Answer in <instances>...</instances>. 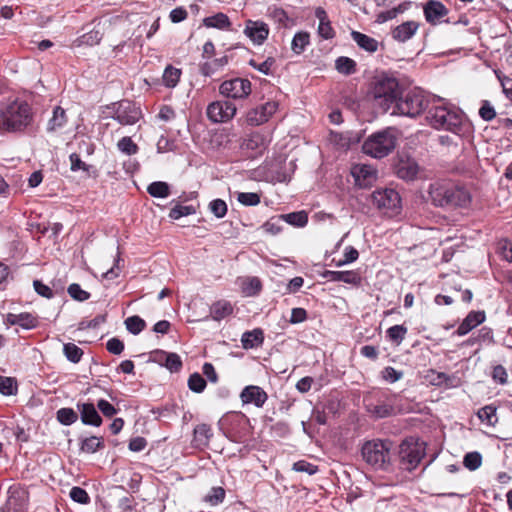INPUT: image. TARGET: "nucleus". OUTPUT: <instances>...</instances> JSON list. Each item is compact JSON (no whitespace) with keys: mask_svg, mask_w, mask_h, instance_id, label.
<instances>
[{"mask_svg":"<svg viewBox=\"0 0 512 512\" xmlns=\"http://www.w3.org/2000/svg\"><path fill=\"white\" fill-rule=\"evenodd\" d=\"M34 112L29 103L15 99L0 108V131L21 132L32 125Z\"/></svg>","mask_w":512,"mask_h":512,"instance_id":"obj_1","label":"nucleus"},{"mask_svg":"<svg viewBox=\"0 0 512 512\" xmlns=\"http://www.w3.org/2000/svg\"><path fill=\"white\" fill-rule=\"evenodd\" d=\"M426 119L431 127L460 135L463 131L464 115L454 106L444 103L429 108Z\"/></svg>","mask_w":512,"mask_h":512,"instance_id":"obj_2","label":"nucleus"},{"mask_svg":"<svg viewBox=\"0 0 512 512\" xmlns=\"http://www.w3.org/2000/svg\"><path fill=\"white\" fill-rule=\"evenodd\" d=\"M401 90L400 84L395 77L382 75L375 78L370 95L374 105L383 112H387L390 108H395Z\"/></svg>","mask_w":512,"mask_h":512,"instance_id":"obj_3","label":"nucleus"},{"mask_svg":"<svg viewBox=\"0 0 512 512\" xmlns=\"http://www.w3.org/2000/svg\"><path fill=\"white\" fill-rule=\"evenodd\" d=\"M428 105L429 98L425 95L423 90L419 88L406 91L401 90L392 114L415 118L422 114L428 108Z\"/></svg>","mask_w":512,"mask_h":512,"instance_id":"obj_4","label":"nucleus"},{"mask_svg":"<svg viewBox=\"0 0 512 512\" xmlns=\"http://www.w3.org/2000/svg\"><path fill=\"white\" fill-rule=\"evenodd\" d=\"M392 441H366L361 449L363 460L376 470H387L391 463Z\"/></svg>","mask_w":512,"mask_h":512,"instance_id":"obj_5","label":"nucleus"},{"mask_svg":"<svg viewBox=\"0 0 512 512\" xmlns=\"http://www.w3.org/2000/svg\"><path fill=\"white\" fill-rule=\"evenodd\" d=\"M397 136L394 128H386L370 135L363 143L362 150L373 158H383L396 147Z\"/></svg>","mask_w":512,"mask_h":512,"instance_id":"obj_6","label":"nucleus"},{"mask_svg":"<svg viewBox=\"0 0 512 512\" xmlns=\"http://www.w3.org/2000/svg\"><path fill=\"white\" fill-rule=\"evenodd\" d=\"M371 199L373 205L388 217H394L401 212V197L395 189H377L371 194Z\"/></svg>","mask_w":512,"mask_h":512,"instance_id":"obj_7","label":"nucleus"},{"mask_svg":"<svg viewBox=\"0 0 512 512\" xmlns=\"http://www.w3.org/2000/svg\"><path fill=\"white\" fill-rule=\"evenodd\" d=\"M424 455L425 447L423 443L413 439L404 440L399 446L400 463L408 471L415 469Z\"/></svg>","mask_w":512,"mask_h":512,"instance_id":"obj_8","label":"nucleus"},{"mask_svg":"<svg viewBox=\"0 0 512 512\" xmlns=\"http://www.w3.org/2000/svg\"><path fill=\"white\" fill-rule=\"evenodd\" d=\"M252 91L251 82L245 78L225 80L219 87V92L226 98L245 99Z\"/></svg>","mask_w":512,"mask_h":512,"instance_id":"obj_9","label":"nucleus"},{"mask_svg":"<svg viewBox=\"0 0 512 512\" xmlns=\"http://www.w3.org/2000/svg\"><path fill=\"white\" fill-rule=\"evenodd\" d=\"M236 106L225 100L211 102L206 109L207 118L213 123H227L236 114Z\"/></svg>","mask_w":512,"mask_h":512,"instance_id":"obj_10","label":"nucleus"},{"mask_svg":"<svg viewBox=\"0 0 512 512\" xmlns=\"http://www.w3.org/2000/svg\"><path fill=\"white\" fill-rule=\"evenodd\" d=\"M278 103L274 101L266 102L247 112L246 121L251 126H259L269 120V118L277 111Z\"/></svg>","mask_w":512,"mask_h":512,"instance_id":"obj_11","label":"nucleus"},{"mask_svg":"<svg viewBox=\"0 0 512 512\" xmlns=\"http://www.w3.org/2000/svg\"><path fill=\"white\" fill-rule=\"evenodd\" d=\"M243 33L254 45H262L269 36V27L263 21L249 19L245 22Z\"/></svg>","mask_w":512,"mask_h":512,"instance_id":"obj_12","label":"nucleus"},{"mask_svg":"<svg viewBox=\"0 0 512 512\" xmlns=\"http://www.w3.org/2000/svg\"><path fill=\"white\" fill-rule=\"evenodd\" d=\"M140 110L129 101L121 102L115 111L114 119L121 125H133L140 118Z\"/></svg>","mask_w":512,"mask_h":512,"instance_id":"obj_13","label":"nucleus"},{"mask_svg":"<svg viewBox=\"0 0 512 512\" xmlns=\"http://www.w3.org/2000/svg\"><path fill=\"white\" fill-rule=\"evenodd\" d=\"M351 174L355 179L356 185L360 188H367L377 178L376 170L368 164H357L352 167Z\"/></svg>","mask_w":512,"mask_h":512,"instance_id":"obj_14","label":"nucleus"},{"mask_svg":"<svg viewBox=\"0 0 512 512\" xmlns=\"http://www.w3.org/2000/svg\"><path fill=\"white\" fill-rule=\"evenodd\" d=\"M447 14L448 9L440 1L429 0L424 6L425 19L432 25H438L442 22H449V20H443Z\"/></svg>","mask_w":512,"mask_h":512,"instance_id":"obj_15","label":"nucleus"},{"mask_svg":"<svg viewBox=\"0 0 512 512\" xmlns=\"http://www.w3.org/2000/svg\"><path fill=\"white\" fill-rule=\"evenodd\" d=\"M240 399L243 404H254L261 408L267 401L268 395L261 387L248 385L241 391Z\"/></svg>","mask_w":512,"mask_h":512,"instance_id":"obj_16","label":"nucleus"},{"mask_svg":"<svg viewBox=\"0 0 512 512\" xmlns=\"http://www.w3.org/2000/svg\"><path fill=\"white\" fill-rule=\"evenodd\" d=\"M448 193V206L467 207L471 202V194L463 186L448 184Z\"/></svg>","mask_w":512,"mask_h":512,"instance_id":"obj_17","label":"nucleus"},{"mask_svg":"<svg viewBox=\"0 0 512 512\" xmlns=\"http://www.w3.org/2000/svg\"><path fill=\"white\" fill-rule=\"evenodd\" d=\"M367 411L375 418L381 419L395 414L394 403L391 399L379 400L376 404H367Z\"/></svg>","mask_w":512,"mask_h":512,"instance_id":"obj_18","label":"nucleus"},{"mask_svg":"<svg viewBox=\"0 0 512 512\" xmlns=\"http://www.w3.org/2000/svg\"><path fill=\"white\" fill-rule=\"evenodd\" d=\"M5 322L10 325H18L24 329H33L38 326V318L31 313H8Z\"/></svg>","mask_w":512,"mask_h":512,"instance_id":"obj_19","label":"nucleus"},{"mask_svg":"<svg viewBox=\"0 0 512 512\" xmlns=\"http://www.w3.org/2000/svg\"><path fill=\"white\" fill-rule=\"evenodd\" d=\"M429 197L435 206L444 207L448 206V184L446 183H432L429 186Z\"/></svg>","mask_w":512,"mask_h":512,"instance_id":"obj_20","label":"nucleus"},{"mask_svg":"<svg viewBox=\"0 0 512 512\" xmlns=\"http://www.w3.org/2000/svg\"><path fill=\"white\" fill-rule=\"evenodd\" d=\"M485 320V314L482 311H471L462 323L458 326L456 334L464 336L468 334L476 326L480 325Z\"/></svg>","mask_w":512,"mask_h":512,"instance_id":"obj_21","label":"nucleus"},{"mask_svg":"<svg viewBox=\"0 0 512 512\" xmlns=\"http://www.w3.org/2000/svg\"><path fill=\"white\" fill-rule=\"evenodd\" d=\"M78 409L83 424L95 427L102 424V418L92 403L78 404Z\"/></svg>","mask_w":512,"mask_h":512,"instance_id":"obj_22","label":"nucleus"},{"mask_svg":"<svg viewBox=\"0 0 512 512\" xmlns=\"http://www.w3.org/2000/svg\"><path fill=\"white\" fill-rule=\"evenodd\" d=\"M419 28L415 21H406L392 30V37L398 42H406L411 39Z\"/></svg>","mask_w":512,"mask_h":512,"instance_id":"obj_23","label":"nucleus"},{"mask_svg":"<svg viewBox=\"0 0 512 512\" xmlns=\"http://www.w3.org/2000/svg\"><path fill=\"white\" fill-rule=\"evenodd\" d=\"M315 16L319 20V36L323 39H332L335 36V31L331 26V22L327 16L326 11L322 7H318L315 10Z\"/></svg>","mask_w":512,"mask_h":512,"instance_id":"obj_24","label":"nucleus"},{"mask_svg":"<svg viewBox=\"0 0 512 512\" xmlns=\"http://www.w3.org/2000/svg\"><path fill=\"white\" fill-rule=\"evenodd\" d=\"M323 277L329 281L344 282L347 284H357L360 281V277L355 271L326 270L323 273Z\"/></svg>","mask_w":512,"mask_h":512,"instance_id":"obj_25","label":"nucleus"},{"mask_svg":"<svg viewBox=\"0 0 512 512\" xmlns=\"http://www.w3.org/2000/svg\"><path fill=\"white\" fill-rule=\"evenodd\" d=\"M158 361L163 364L170 372H179L182 368V360L176 353H168L165 351L156 352Z\"/></svg>","mask_w":512,"mask_h":512,"instance_id":"obj_26","label":"nucleus"},{"mask_svg":"<svg viewBox=\"0 0 512 512\" xmlns=\"http://www.w3.org/2000/svg\"><path fill=\"white\" fill-rule=\"evenodd\" d=\"M351 37L356 44L366 52L374 53L378 50L379 42L373 37L358 31H352Z\"/></svg>","mask_w":512,"mask_h":512,"instance_id":"obj_27","label":"nucleus"},{"mask_svg":"<svg viewBox=\"0 0 512 512\" xmlns=\"http://www.w3.org/2000/svg\"><path fill=\"white\" fill-rule=\"evenodd\" d=\"M193 445L197 448L208 446L213 433L209 425L200 424L194 428Z\"/></svg>","mask_w":512,"mask_h":512,"instance_id":"obj_28","label":"nucleus"},{"mask_svg":"<svg viewBox=\"0 0 512 512\" xmlns=\"http://www.w3.org/2000/svg\"><path fill=\"white\" fill-rule=\"evenodd\" d=\"M419 167L414 161H402L397 166V176L403 180H414L418 174Z\"/></svg>","mask_w":512,"mask_h":512,"instance_id":"obj_29","label":"nucleus"},{"mask_svg":"<svg viewBox=\"0 0 512 512\" xmlns=\"http://www.w3.org/2000/svg\"><path fill=\"white\" fill-rule=\"evenodd\" d=\"M264 341L263 331L259 328L243 333L241 343L244 349L260 346Z\"/></svg>","mask_w":512,"mask_h":512,"instance_id":"obj_30","label":"nucleus"},{"mask_svg":"<svg viewBox=\"0 0 512 512\" xmlns=\"http://www.w3.org/2000/svg\"><path fill=\"white\" fill-rule=\"evenodd\" d=\"M233 312V306L226 300H220L215 302L210 307V314L213 320L220 321L225 317L229 316Z\"/></svg>","mask_w":512,"mask_h":512,"instance_id":"obj_31","label":"nucleus"},{"mask_svg":"<svg viewBox=\"0 0 512 512\" xmlns=\"http://www.w3.org/2000/svg\"><path fill=\"white\" fill-rule=\"evenodd\" d=\"M66 123L67 116L65 110L60 106H56L53 110L52 117L48 121L47 131L55 132L56 130L63 128Z\"/></svg>","mask_w":512,"mask_h":512,"instance_id":"obj_32","label":"nucleus"},{"mask_svg":"<svg viewBox=\"0 0 512 512\" xmlns=\"http://www.w3.org/2000/svg\"><path fill=\"white\" fill-rule=\"evenodd\" d=\"M203 24L208 28H217L223 30L229 29L231 22L226 14L220 12L213 16L204 18Z\"/></svg>","mask_w":512,"mask_h":512,"instance_id":"obj_33","label":"nucleus"},{"mask_svg":"<svg viewBox=\"0 0 512 512\" xmlns=\"http://www.w3.org/2000/svg\"><path fill=\"white\" fill-rule=\"evenodd\" d=\"M104 447V441L101 437L90 436L81 440L80 450L84 453H95Z\"/></svg>","mask_w":512,"mask_h":512,"instance_id":"obj_34","label":"nucleus"},{"mask_svg":"<svg viewBox=\"0 0 512 512\" xmlns=\"http://www.w3.org/2000/svg\"><path fill=\"white\" fill-rule=\"evenodd\" d=\"M336 70L343 75H351L356 72V62L345 56H340L335 60Z\"/></svg>","mask_w":512,"mask_h":512,"instance_id":"obj_35","label":"nucleus"},{"mask_svg":"<svg viewBox=\"0 0 512 512\" xmlns=\"http://www.w3.org/2000/svg\"><path fill=\"white\" fill-rule=\"evenodd\" d=\"M310 43V36L307 32H297L291 42V49L296 54H301Z\"/></svg>","mask_w":512,"mask_h":512,"instance_id":"obj_36","label":"nucleus"},{"mask_svg":"<svg viewBox=\"0 0 512 512\" xmlns=\"http://www.w3.org/2000/svg\"><path fill=\"white\" fill-rule=\"evenodd\" d=\"M288 224L297 227H304L308 222V216L305 211L292 212L288 214H283L280 216Z\"/></svg>","mask_w":512,"mask_h":512,"instance_id":"obj_37","label":"nucleus"},{"mask_svg":"<svg viewBox=\"0 0 512 512\" xmlns=\"http://www.w3.org/2000/svg\"><path fill=\"white\" fill-rule=\"evenodd\" d=\"M147 192L155 198H166L170 194L168 183L162 181L152 182L147 187Z\"/></svg>","mask_w":512,"mask_h":512,"instance_id":"obj_38","label":"nucleus"},{"mask_svg":"<svg viewBox=\"0 0 512 512\" xmlns=\"http://www.w3.org/2000/svg\"><path fill=\"white\" fill-rule=\"evenodd\" d=\"M496 410V407L487 405L482 407L477 415L482 422H485L489 426H495L498 421Z\"/></svg>","mask_w":512,"mask_h":512,"instance_id":"obj_39","label":"nucleus"},{"mask_svg":"<svg viewBox=\"0 0 512 512\" xmlns=\"http://www.w3.org/2000/svg\"><path fill=\"white\" fill-rule=\"evenodd\" d=\"M228 63V57L222 56L220 58L214 59L211 62H206L201 66V73L204 76H211L218 69L222 68Z\"/></svg>","mask_w":512,"mask_h":512,"instance_id":"obj_40","label":"nucleus"},{"mask_svg":"<svg viewBox=\"0 0 512 512\" xmlns=\"http://www.w3.org/2000/svg\"><path fill=\"white\" fill-rule=\"evenodd\" d=\"M63 353L68 361L72 363L80 362L83 356V350L74 343H65Z\"/></svg>","mask_w":512,"mask_h":512,"instance_id":"obj_41","label":"nucleus"},{"mask_svg":"<svg viewBox=\"0 0 512 512\" xmlns=\"http://www.w3.org/2000/svg\"><path fill=\"white\" fill-rule=\"evenodd\" d=\"M181 70L169 65L163 73V82L167 87H175L180 79Z\"/></svg>","mask_w":512,"mask_h":512,"instance_id":"obj_42","label":"nucleus"},{"mask_svg":"<svg viewBox=\"0 0 512 512\" xmlns=\"http://www.w3.org/2000/svg\"><path fill=\"white\" fill-rule=\"evenodd\" d=\"M268 16L274 20L275 22L279 23L282 26H287L289 22V17L286 13V11L280 7L277 6H269L268 7Z\"/></svg>","mask_w":512,"mask_h":512,"instance_id":"obj_43","label":"nucleus"},{"mask_svg":"<svg viewBox=\"0 0 512 512\" xmlns=\"http://www.w3.org/2000/svg\"><path fill=\"white\" fill-rule=\"evenodd\" d=\"M78 419L77 413L72 408H61L57 411V420L63 425H71Z\"/></svg>","mask_w":512,"mask_h":512,"instance_id":"obj_44","label":"nucleus"},{"mask_svg":"<svg viewBox=\"0 0 512 512\" xmlns=\"http://www.w3.org/2000/svg\"><path fill=\"white\" fill-rule=\"evenodd\" d=\"M126 329L134 334H139L146 326L145 321L139 316H130L125 320Z\"/></svg>","mask_w":512,"mask_h":512,"instance_id":"obj_45","label":"nucleus"},{"mask_svg":"<svg viewBox=\"0 0 512 512\" xmlns=\"http://www.w3.org/2000/svg\"><path fill=\"white\" fill-rule=\"evenodd\" d=\"M407 331L404 325H394L387 330V336L391 341L400 344L404 340Z\"/></svg>","mask_w":512,"mask_h":512,"instance_id":"obj_46","label":"nucleus"},{"mask_svg":"<svg viewBox=\"0 0 512 512\" xmlns=\"http://www.w3.org/2000/svg\"><path fill=\"white\" fill-rule=\"evenodd\" d=\"M463 464L467 469L474 471L481 466L482 456L479 452L476 451L469 452L464 456Z\"/></svg>","mask_w":512,"mask_h":512,"instance_id":"obj_47","label":"nucleus"},{"mask_svg":"<svg viewBox=\"0 0 512 512\" xmlns=\"http://www.w3.org/2000/svg\"><path fill=\"white\" fill-rule=\"evenodd\" d=\"M117 148L126 155H134L138 152V146L128 136L118 141Z\"/></svg>","mask_w":512,"mask_h":512,"instance_id":"obj_48","label":"nucleus"},{"mask_svg":"<svg viewBox=\"0 0 512 512\" xmlns=\"http://www.w3.org/2000/svg\"><path fill=\"white\" fill-rule=\"evenodd\" d=\"M188 387L195 393H201L206 388V381L199 373H193L188 379Z\"/></svg>","mask_w":512,"mask_h":512,"instance_id":"obj_49","label":"nucleus"},{"mask_svg":"<svg viewBox=\"0 0 512 512\" xmlns=\"http://www.w3.org/2000/svg\"><path fill=\"white\" fill-rule=\"evenodd\" d=\"M196 212L195 208L192 205H176L169 212V217L171 219L177 220L183 216L192 215Z\"/></svg>","mask_w":512,"mask_h":512,"instance_id":"obj_50","label":"nucleus"},{"mask_svg":"<svg viewBox=\"0 0 512 512\" xmlns=\"http://www.w3.org/2000/svg\"><path fill=\"white\" fill-rule=\"evenodd\" d=\"M70 159V169L71 171L75 172L78 170H82L87 173V175H90V170L93 168L91 165L86 164L83 162L77 153H72L69 156Z\"/></svg>","mask_w":512,"mask_h":512,"instance_id":"obj_51","label":"nucleus"},{"mask_svg":"<svg viewBox=\"0 0 512 512\" xmlns=\"http://www.w3.org/2000/svg\"><path fill=\"white\" fill-rule=\"evenodd\" d=\"M102 39V34L98 30H92L88 33L83 34L78 38L79 45L93 46L98 44Z\"/></svg>","mask_w":512,"mask_h":512,"instance_id":"obj_52","label":"nucleus"},{"mask_svg":"<svg viewBox=\"0 0 512 512\" xmlns=\"http://www.w3.org/2000/svg\"><path fill=\"white\" fill-rule=\"evenodd\" d=\"M17 391V385L13 378L0 377V393L6 396L15 394Z\"/></svg>","mask_w":512,"mask_h":512,"instance_id":"obj_53","label":"nucleus"},{"mask_svg":"<svg viewBox=\"0 0 512 512\" xmlns=\"http://www.w3.org/2000/svg\"><path fill=\"white\" fill-rule=\"evenodd\" d=\"M225 498V490L222 487H213L211 491L205 496V501L211 505L221 503Z\"/></svg>","mask_w":512,"mask_h":512,"instance_id":"obj_54","label":"nucleus"},{"mask_svg":"<svg viewBox=\"0 0 512 512\" xmlns=\"http://www.w3.org/2000/svg\"><path fill=\"white\" fill-rule=\"evenodd\" d=\"M67 291L70 297L77 301H85L90 297V294L77 283L70 284Z\"/></svg>","mask_w":512,"mask_h":512,"instance_id":"obj_55","label":"nucleus"},{"mask_svg":"<svg viewBox=\"0 0 512 512\" xmlns=\"http://www.w3.org/2000/svg\"><path fill=\"white\" fill-rule=\"evenodd\" d=\"M71 499L80 504H88L90 502V497L86 490L81 487L75 486L72 487L69 493Z\"/></svg>","mask_w":512,"mask_h":512,"instance_id":"obj_56","label":"nucleus"},{"mask_svg":"<svg viewBox=\"0 0 512 512\" xmlns=\"http://www.w3.org/2000/svg\"><path fill=\"white\" fill-rule=\"evenodd\" d=\"M237 200L245 206H255L260 203V196L253 192H241L238 194Z\"/></svg>","mask_w":512,"mask_h":512,"instance_id":"obj_57","label":"nucleus"},{"mask_svg":"<svg viewBox=\"0 0 512 512\" xmlns=\"http://www.w3.org/2000/svg\"><path fill=\"white\" fill-rule=\"evenodd\" d=\"M210 211L217 217L223 218L227 213V204L222 199H215L209 204Z\"/></svg>","mask_w":512,"mask_h":512,"instance_id":"obj_58","label":"nucleus"},{"mask_svg":"<svg viewBox=\"0 0 512 512\" xmlns=\"http://www.w3.org/2000/svg\"><path fill=\"white\" fill-rule=\"evenodd\" d=\"M381 375L385 381L389 383H395L403 377V372L388 366L382 370Z\"/></svg>","mask_w":512,"mask_h":512,"instance_id":"obj_59","label":"nucleus"},{"mask_svg":"<svg viewBox=\"0 0 512 512\" xmlns=\"http://www.w3.org/2000/svg\"><path fill=\"white\" fill-rule=\"evenodd\" d=\"M359 257V252L352 246H347L344 250V259L336 262L337 267L356 261Z\"/></svg>","mask_w":512,"mask_h":512,"instance_id":"obj_60","label":"nucleus"},{"mask_svg":"<svg viewBox=\"0 0 512 512\" xmlns=\"http://www.w3.org/2000/svg\"><path fill=\"white\" fill-rule=\"evenodd\" d=\"M293 469L297 472L307 473L308 475H313L318 471L316 465H313L305 460L295 462L293 464Z\"/></svg>","mask_w":512,"mask_h":512,"instance_id":"obj_61","label":"nucleus"},{"mask_svg":"<svg viewBox=\"0 0 512 512\" xmlns=\"http://www.w3.org/2000/svg\"><path fill=\"white\" fill-rule=\"evenodd\" d=\"M479 115L483 120L491 121L495 118L496 112L494 107L488 101H484L479 109Z\"/></svg>","mask_w":512,"mask_h":512,"instance_id":"obj_62","label":"nucleus"},{"mask_svg":"<svg viewBox=\"0 0 512 512\" xmlns=\"http://www.w3.org/2000/svg\"><path fill=\"white\" fill-rule=\"evenodd\" d=\"M492 378L495 382L504 385L507 383L508 374L506 369L502 365H497L493 368Z\"/></svg>","mask_w":512,"mask_h":512,"instance_id":"obj_63","label":"nucleus"},{"mask_svg":"<svg viewBox=\"0 0 512 512\" xmlns=\"http://www.w3.org/2000/svg\"><path fill=\"white\" fill-rule=\"evenodd\" d=\"M33 287H34L35 291L37 292V294H39L42 297L51 299L54 296L51 288L49 286H47L46 284H44L40 280H34Z\"/></svg>","mask_w":512,"mask_h":512,"instance_id":"obj_64","label":"nucleus"}]
</instances>
